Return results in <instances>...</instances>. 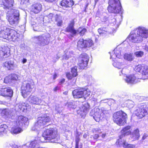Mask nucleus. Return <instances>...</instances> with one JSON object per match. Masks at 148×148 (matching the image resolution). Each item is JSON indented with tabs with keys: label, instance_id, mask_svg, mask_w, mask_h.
I'll list each match as a JSON object with an SVG mask.
<instances>
[{
	"label": "nucleus",
	"instance_id": "9b49d317",
	"mask_svg": "<svg viewBox=\"0 0 148 148\" xmlns=\"http://www.w3.org/2000/svg\"><path fill=\"white\" fill-rule=\"evenodd\" d=\"M146 79L143 77L140 78L138 76L137 74H132L127 75L125 79V81L128 84H132L139 82V79Z\"/></svg>",
	"mask_w": 148,
	"mask_h": 148
},
{
	"label": "nucleus",
	"instance_id": "2eb2a0df",
	"mask_svg": "<svg viewBox=\"0 0 148 148\" xmlns=\"http://www.w3.org/2000/svg\"><path fill=\"white\" fill-rule=\"evenodd\" d=\"M143 40L142 38H139L138 36H137L136 34H132L131 32L130 35L126 39V41L128 42L131 46L132 43H138Z\"/></svg>",
	"mask_w": 148,
	"mask_h": 148
},
{
	"label": "nucleus",
	"instance_id": "5701e85b",
	"mask_svg": "<svg viewBox=\"0 0 148 148\" xmlns=\"http://www.w3.org/2000/svg\"><path fill=\"white\" fill-rule=\"evenodd\" d=\"M28 119L26 117L23 116H20L18 117L16 121L14 122L16 124H18L19 125L23 126V125H27L28 123Z\"/></svg>",
	"mask_w": 148,
	"mask_h": 148
},
{
	"label": "nucleus",
	"instance_id": "cd10ccee",
	"mask_svg": "<svg viewBox=\"0 0 148 148\" xmlns=\"http://www.w3.org/2000/svg\"><path fill=\"white\" fill-rule=\"evenodd\" d=\"M71 73V74L69 72L67 73L66 74V77L69 80L72 79L73 77H76L77 75L76 66L72 68Z\"/></svg>",
	"mask_w": 148,
	"mask_h": 148
},
{
	"label": "nucleus",
	"instance_id": "7c9ffc66",
	"mask_svg": "<svg viewBox=\"0 0 148 148\" xmlns=\"http://www.w3.org/2000/svg\"><path fill=\"white\" fill-rule=\"evenodd\" d=\"M130 126H127L124 127L121 131V136H125L130 134L132 130Z\"/></svg>",
	"mask_w": 148,
	"mask_h": 148
},
{
	"label": "nucleus",
	"instance_id": "37998d69",
	"mask_svg": "<svg viewBox=\"0 0 148 148\" xmlns=\"http://www.w3.org/2000/svg\"><path fill=\"white\" fill-rule=\"evenodd\" d=\"M66 105L69 108L74 109L76 107L75 103L74 102L73 103L72 102H68L66 104Z\"/></svg>",
	"mask_w": 148,
	"mask_h": 148
},
{
	"label": "nucleus",
	"instance_id": "4468645a",
	"mask_svg": "<svg viewBox=\"0 0 148 148\" xmlns=\"http://www.w3.org/2000/svg\"><path fill=\"white\" fill-rule=\"evenodd\" d=\"M89 59L88 56L86 53H83L80 56L79 59L78 65L81 69H84L87 66Z\"/></svg>",
	"mask_w": 148,
	"mask_h": 148
},
{
	"label": "nucleus",
	"instance_id": "39448f33",
	"mask_svg": "<svg viewBox=\"0 0 148 148\" xmlns=\"http://www.w3.org/2000/svg\"><path fill=\"white\" fill-rule=\"evenodd\" d=\"M108 112V111L102 108L100 109L96 107L92 109L90 112V115L92 116L97 122H99L105 116V114Z\"/></svg>",
	"mask_w": 148,
	"mask_h": 148
},
{
	"label": "nucleus",
	"instance_id": "72a5a7b5",
	"mask_svg": "<svg viewBox=\"0 0 148 148\" xmlns=\"http://www.w3.org/2000/svg\"><path fill=\"white\" fill-rule=\"evenodd\" d=\"M131 137L134 140H137L140 137L139 131L138 129L134 130L130 133Z\"/></svg>",
	"mask_w": 148,
	"mask_h": 148
},
{
	"label": "nucleus",
	"instance_id": "6ab92c4d",
	"mask_svg": "<svg viewBox=\"0 0 148 148\" xmlns=\"http://www.w3.org/2000/svg\"><path fill=\"white\" fill-rule=\"evenodd\" d=\"M19 34L15 30L10 29L8 40L10 41H16L19 39Z\"/></svg>",
	"mask_w": 148,
	"mask_h": 148
},
{
	"label": "nucleus",
	"instance_id": "8fccbe9b",
	"mask_svg": "<svg viewBox=\"0 0 148 148\" xmlns=\"http://www.w3.org/2000/svg\"><path fill=\"white\" fill-rule=\"evenodd\" d=\"M127 105L128 108L130 109L132 108L134 105V103L133 101L129 100L127 103Z\"/></svg>",
	"mask_w": 148,
	"mask_h": 148
},
{
	"label": "nucleus",
	"instance_id": "473e14b6",
	"mask_svg": "<svg viewBox=\"0 0 148 148\" xmlns=\"http://www.w3.org/2000/svg\"><path fill=\"white\" fill-rule=\"evenodd\" d=\"M60 3L63 7H71L73 5L74 3L72 0H62Z\"/></svg>",
	"mask_w": 148,
	"mask_h": 148
},
{
	"label": "nucleus",
	"instance_id": "3c124183",
	"mask_svg": "<svg viewBox=\"0 0 148 148\" xmlns=\"http://www.w3.org/2000/svg\"><path fill=\"white\" fill-rule=\"evenodd\" d=\"M4 82L5 83H8L12 82L11 78L10 77V75L6 77L4 79Z\"/></svg>",
	"mask_w": 148,
	"mask_h": 148
},
{
	"label": "nucleus",
	"instance_id": "7ed1b4c3",
	"mask_svg": "<svg viewBox=\"0 0 148 148\" xmlns=\"http://www.w3.org/2000/svg\"><path fill=\"white\" fill-rule=\"evenodd\" d=\"M34 87V84L32 80L23 82L21 88L22 95L25 98L30 94Z\"/></svg>",
	"mask_w": 148,
	"mask_h": 148
},
{
	"label": "nucleus",
	"instance_id": "052dcab7",
	"mask_svg": "<svg viewBox=\"0 0 148 148\" xmlns=\"http://www.w3.org/2000/svg\"><path fill=\"white\" fill-rule=\"evenodd\" d=\"M143 49L146 51H148V46L146 45L143 46Z\"/></svg>",
	"mask_w": 148,
	"mask_h": 148
},
{
	"label": "nucleus",
	"instance_id": "774afa93",
	"mask_svg": "<svg viewBox=\"0 0 148 148\" xmlns=\"http://www.w3.org/2000/svg\"><path fill=\"white\" fill-rule=\"evenodd\" d=\"M57 77V75L56 74H54L53 76V79H55Z\"/></svg>",
	"mask_w": 148,
	"mask_h": 148
},
{
	"label": "nucleus",
	"instance_id": "338daca9",
	"mask_svg": "<svg viewBox=\"0 0 148 148\" xmlns=\"http://www.w3.org/2000/svg\"><path fill=\"white\" fill-rule=\"evenodd\" d=\"M88 135V133H85L83 135V137L84 138H86Z\"/></svg>",
	"mask_w": 148,
	"mask_h": 148
},
{
	"label": "nucleus",
	"instance_id": "6e6d98bb",
	"mask_svg": "<svg viewBox=\"0 0 148 148\" xmlns=\"http://www.w3.org/2000/svg\"><path fill=\"white\" fill-rule=\"evenodd\" d=\"M55 111H56V113H60L62 111L61 108L59 107L58 105L56 106L55 109Z\"/></svg>",
	"mask_w": 148,
	"mask_h": 148
},
{
	"label": "nucleus",
	"instance_id": "c03bdc74",
	"mask_svg": "<svg viewBox=\"0 0 148 148\" xmlns=\"http://www.w3.org/2000/svg\"><path fill=\"white\" fill-rule=\"evenodd\" d=\"M80 134L78 132L77 133V135H76L75 137V148H78V145L79 142L80 140Z\"/></svg>",
	"mask_w": 148,
	"mask_h": 148
},
{
	"label": "nucleus",
	"instance_id": "4be33fe9",
	"mask_svg": "<svg viewBox=\"0 0 148 148\" xmlns=\"http://www.w3.org/2000/svg\"><path fill=\"white\" fill-rule=\"evenodd\" d=\"M27 101L30 103L34 104L40 105L41 104V100L37 97L33 95H31L28 98Z\"/></svg>",
	"mask_w": 148,
	"mask_h": 148
},
{
	"label": "nucleus",
	"instance_id": "423d86ee",
	"mask_svg": "<svg viewBox=\"0 0 148 148\" xmlns=\"http://www.w3.org/2000/svg\"><path fill=\"white\" fill-rule=\"evenodd\" d=\"M50 34L45 33L42 35L34 36V39L36 44L41 47L48 45L50 41Z\"/></svg>",
	"mask_w": 148,
	"mask_h": 148
},
{
	"label": "nucleus",
	"instance_id": "79ce46f5",
	"mask_svg": "<svg viewBox=\"0 0 148 148\" xmlns=\"http://www.w3.org/2000/svg\"><path fill=\"white\" fill-rule=\"evenodd\" d=\"M98 31L100 35L103 36V34L107 33V29L105 27H101L99 28L98 29Z\"/></svg>",
	"mask_w": 148,
	"mask_h": 148
},
{
	"label": "nucleus",
	"instance_id": "c85d7f7f",
	"mask_svg": "<svg viewBox=\"0 0 148 148\" xmlns=\"http://www.w3.org/2000/svg\"><path fill=\"white\" fill-rule=\"evenodd\" d=\"M9 53V49L8 47L2 48L0 49V60L7 57Z\"/></svg>",
	"mask_w": 148,
	"mask_h": 148
},
{
	"label": "nucleus",
	"instance_id": "f03ea898",
	"mask_svg": "<svg viewBox=\"0 0 148 148\" xmlns=\"http://www.w3.org/2000/svg\"><path fill=\"white\" fill-rule=\"evenodd\" d=\"M43 136L48 140H53L51 141L54 143H58L60 140L57 130L56 129L51 128L46 130L43 133Z\"/></svg>",
	"mask_w": 148,
	"mask_h": 148
},
{
	"label": "nucleus",
	"instance_id": "412c9836",
	"mask_svg": "<svg viewBox=\"0 0 148 148\" xmlns=\"http://www.w3.org/2000/svg\"><path fill=\"white\" fill-rule=\"evenodd\" d=\"M3 66L10 70H13L17 67L14 60H8L3 63Z\"/></svg>",
	"mask_w": 148,
	"mask_h": 148
},
{
	"label": "nucleus",
	"instance_id": "20e7f679",
	"mask_svg": "<svg viewBox=\"0 0 148 148\" xmlns=\"http://www.w3.org/2000/svg\"><path fill=\"white\" fill-rule=\"evenodd\" d=\"M19 12L18 10L12 9L7 14V18L10 24L15 26L18 23L20 19Z\"/></svg>",
	"mask_w": 148,
	"mask_h": 148
},
{
	"label": "nucleus",
	"instance_id": "a878e982",
	"mask_svg": "<svg viewBox=\"0 0 148 148\" xmlns=\"http://www.w3.org/2000/svg\"><path fill=\"white\" fill-rule=\"evenodd\" d=\"M113 65L114 67L118 69H122L127 65L125 61L123 60L121 61L119 59L114 61L113 63Z\"/></svg>",
	"mask_w": 148,
	"mask_h": 148
},
{
	"label": "nucleus",
	"instance_id": "6e6552de",
	"mask_svg": "<svg viewBox=\"0 0 148 148\" xmlns=\"http://www.w3.org/2000/svg\"><path fill=\"white\" fill-rule=\"evenodd\" d=\"M72 93L75 98H79L84 97L86 99L90 95L91 92L88 89L80 88L73 91Z\"/></svg>",
	"mask_w": 148,
	"mask_h": 148
},
{
	"label": "nucleus",
	"instance_id": "0eeeda50",
	"mask_svg": "<svg viewBox=\"0 0 148 148\" xmlns=\"http://www.w3.org/2000/svg\"><path fill=\"white\" fill-rule=\"evenodd\" d=\"M108 9L109 12L119 13L121 11V6L119 0H109Z\"/></svg>",
	"mask_w": 148,
	"mask_h": 148
},
{
	"label": "nucleus",
	"instance_id": "f704fd0d",
	"mask_svg": "<svg viewBox=\"0 0 148 148\" xmlns=\"http://www.w3.org/2000/svg\"><path fill=\"white\" fill-rule=\"evenodd\" d=\"M128 65H126L122 69V70L119 73V75L120 76H126L130 72V70L128 69Z\"/></svg>",
	"mask_w": 148,
	"mask_h": 148
},
{
	"label": "nucleus",
	"instance_id": "c756f323",
	"mask_svg": "<svg viewBox=\"0 0 148 148\" xmlns=\"http://www.w3.org/2000/svg\"><path fill=\"white\" fill-rule=\"evenodd\" d=\"M42 5L39 3L34 4L31 7V11L35 13H38L41 10Z\"/></svg>",
	"mask_w": 148,
	"mask_h": 148
},
{
	"label": "nucleus",
	"instance_id": "a18cd8bd",
	"mask_svg": "<svg viewBox=\"0 0 148 148\" xmlns=\"http://www.w3.org/2000/svg\"><path fill=\"white\" fill-rule=\"evenodd\" d=\"M36 140H37L38 142V143L40 142L41 143H45L46 142L45 140H47L46 138H45L43 136V134H42V136L40 137H38L37 138H36Z\"/></svg>",
	"mask_w": 148,
	"mask_h": 148
},
{
	"label": "nucleus",
	"instance_id": "09e8293b",
	"mask_svg": "<svg viewBox=\"0 0 148 148\" xmlns=\"http://www.w3.org/2000/svg\"><path fill=\"white\" fill-rule=\"evenodd\" d=\"M10 75L12 82L13 81L17 80L18 78L17 75L15 74H12Z\"/></svg>",
	"mask_w": 148,
	"mask_h": 148
},
{
	"label": "nucleus",
	"instance_id": "4c0bfd02",
	"mask_svg": "<svg viewBox=\"0 0 148 148\" xmlns=\"http://www.w3.org/2000/svg\"><path fill=\"white\" fill-rule=\"evenodd\" d=\"M7 128L8 126L5 124L2 125L0 126V136L6 134Z\"/></svg>",
	"mask_w": 148,
	"mask_h": 148
},
{
	"label": "nucleus",
	"instance_id": "dca6fc26",
	"mask_svg": "<svg viewBox=\"0 0 148 148\" xmlns=\"http://www.w3.org/2000/svg\"><path fill=\"white\" fill-rule=\"evenodd\" d=\"M93 44V41L91 39L88 40H84L83 38H81L77 42V47L79 49L83 48L86 47L92 46Z\"/></svg>",
	"mask_w": 148,
	"mask_h": 148
},
{
	"label": "nucleus",
	"instance_id": "e2e57ef3",
	"mask_svg": "<svg viewBox=\"0 0 148 148\" xmlns=\"http://www.w3.org/2000/svg\"><path fill=\"white\" fill-rule=\"evenodd\" d=\"M148 136V135L145 134L143 135V137H142V140H145Z\"/></svg>",
	"mask_w": 148,
	"mask_h": 148
},
{
	"label": "nucleus",
	"instance_id": "a211bd4d",
	"mask_svg": "<svg viewBox=\"0 0 148 148\" xmlns=\"http://www.w3.org/2000/svg\"><path fill=\"white\" fill-rule=\"evenodd\" d=\"M134 70L136 72L140 73L143 75H148L147 66L139 64L135 67Z\"/></svg>",
	"mask_w": 148,
	"mask_h": 148
},
{
	"label": "nucleus",
	"instance_id": "0e129e2a",
	"mask_svg": "<svg viewBox=\"0 0 148 148\" xmlns=\"http://www.w3.org/2000/svg\"><path fill=\"white\" fill-rule=\"evenodd\" d=\"M65 82V79H61L60 82H59V84H62V83H64Z\"/></svg>",
	"mask_w": 148,
	"mask_h": 148
},
{
	"label": "nucleus",
	"instance_id": "aec40b11",
	"mask_svg": "<svg viewBox=\"0 0 148 148\" xmlns=\"http://www.w3.org/2000/svg\"><path fill=\"white\" fill-rule=\"evenodd\" d=\"M13 95V91L11 88L6 87L2 88L0 90V95L4 97H11Z\"/></svg>",
	"mask_w": 148,
	"mask_h": 148
},
{
	"label": "nucleus",
	"instance_id": "49530a36",
	"mask_svg": "<svg viewBox=\"0 0 148 148\" xmlns=\"http://www.w3.org/2000/svg\"><path fill=\"white\" fill-rule=\"evenodd\" d=\"M135 55L137 57H142L144 55V52L141 51H138L135 52L134 53Z\"/></svg>",
	"mask_w": 148,
	"mask_h": 148
},
{
	"label": "nucleus",
	"instance_id": "ddd939ff",
	"mask_svg": "<svg viewBox=\"0 0 148 148\" xmlns=\"http://www.w3.org/2000/svg\"><path fill=\"white\" fill-rule=\"evenodd\" d=\"M144 106H141L136 108L134 112L136 115L140 118H142L147 114L148 109Z\"/></svg>",
	"mask_w": 148,
	"mask_h": 148
},
{
	"label": "nucleus",
	"instance_id": "b1692460",
	"mask_svg": "<svg viewBox=\"0 0 148 148\" xmlns=\"http://www.w3.org/2000/svg\"><path fill=\"white\" fill-rule=\"evenodd\" d=\"M20 125L18 124H16L14 122L13 126L11 127L10 132L12 134H17L22 132L23 130L21 127Z\"/></svg>",
	"mask_w": 148,
	"mask_h": 148
},
{
	"label": "nucleus",
	"instance_id": "e433bc0d",
	"mask_svg": "<svg viewBox=\"0 0 148 148\" xmlns=\"http://www.w3.org/2000/svg\"><path fill=\"white\" fill-rule=\"evenodd\" d=\"M123 58L125 60L129 61H132L134 58L132 53H125L123 55Z\"/></svg>",
	"mask_w": 148,
	"mask_h": 148
},
{
	"label": "nucleus",
	"instance_id": "864d4df0",
	"mask_svg": "<svg viewBox=\"0 0 148 148\" xmlns=\"http://www.w3.org/2000/svg\"><path fill=\"white\" fill-rule=\"evenodd\" d=\"M73 55V52L72 51L70 52L68 55L66 54V55L64 56L63 58L66 60L68 59L69 58L72 57Z\"/></svg>",
	"mask_w": 148,
	"mask_h": 148
},
{
	"label": "nucleus",
	"instance_id": "c9c22d12",
	"mask_svg": "<svg viewBox=\"0 0 148 148\" xmlns=\"http://www.w3.org/2000/svg\"><path fill=\"white\" fill-rule=\"evenodd\" d=\"M123 137V136H122L121 135L120 136L119 138L117 140L116 142V144L119 146H123L124 147L126 142L122 138Z\"/></svg>",
	"mask_w": 148,
	"mask_h": 148
},
{
	"label": "nucleus",
	"instance_id": "58836bf2",
	"mask_svg": "<svg viewBox=\"0 0 148 148\" xmlns=\"http://www.w3.org/2000/svg\"><path fill=\"white\" fill-rule=\"evenodd\" d=\"M14 2V0H4L3 4L6 8H9L13 6Z\"/></svg>",
	"mask_w": 148,
	"mask_h": 148
},
{
	"label": "nucleus",
	"instance_id": "2f4dec72",
	"mask_svg": "<svg viewBox=\"0 0 148 148\" xmlns=\"http://www.w3.org/2000/svg\"><path fill=\"white\" fill-rule=\"evenodd\" d=\"M10 28L5 27L4 30L0 32V37L8 40Z\"/></svg>",
	"mask_w": 148,
	"mask_h": 148
},
{
	"label": "nucleus",
	"instance_id": "f8f14e48",
	"mask_svg": "<svg viewBox=\"0 0 148 148\" xmlns=\"http://www.w3.org/2000/svg\"><path fill=\"white\" fill-rule=\"evenodd\" d=\"M90 108L89 103H85L82 105L80 110L77 111V113L80 115L82 118H84L88 112Z\"/></svg>",
	"mask_w": 148,
	"mask_h": 148
},
{
	"label": "nucleus",
	"instance_id": "4d7b16f0",
	"mask_svg": "<svg viewBox=\"0 0 148 148\" xmlns=\"http://www.w3.org/2000/svg\"><path fill=\"white\" fill-rule=\"evenodd\" d=\"M78 31L79 32V33L81 35H83L86 32V30L85 28H79L78 29Z\"/></svg>",
	"mask_w": 148,
	"mask_h": 148
},
{
	"label": "nucleus",
	"instance_id": "393cba45",
	"mask_svg": "<svg viewBox=\"0 0 148 148\" xmlns=\"http://www.w3.org/2000/svg\"><path fill=\"white\" fill-rule=\"evenodd\" d=\"M29 109V105L24 103H20L15 106V109L16 111H22V112Z\"/></svg>",
	"mask_w": 148,
	"mask_h": 148
},
{
	"label": "nucleus",
	"instance_id": "603ef678",
	"mask_svg": "<svg viewBox=\"0 0 148 148\" xmlns=\"http://www.w3.org/2000/svg\"><path fill=\"white\" fill-rule=\"evenodd\" d=\"M124 148H135V145H134L128 144L126 143Z\"/></svg>",
	"mask_w": 148,
	"mask_h": 148
},
{
	"label": "nucleus",
	"instance_id": "69168bd1",
	"mask_svg": "<svg viewBox=\"0 0 148 148\" xmlns=\"http://www.w3.org/2000/svg\"><path fill=\"white\" fill-rule=\"evenodd\" d=\"M27 60L25 58H23V59L22 60V62L23 63V64H24V63H25L27 62Z\"/></svg>",
	"mask_w": 148,
	"mask_h": 148
},
{
	"label": "nucleus",
	"instance_id": "1a4fd4ad",
	"mask_svg": "<svg viewBox=\"0 0 148 148\" xmlns=\"http://www.w3.org/2000/svg\"><path fill=\"white\" fill-rule=\"evenodd\" d=\"M38 121L36 122L34 127L32 128V130H35L38 128L41 127L45 125L47 123L49 122L50 121V118L47 115L39 117L38 119Z\"/></svg>",
	"mask_w": 148,
	"mask_h": 148
},
{
	"label": "nucleus",
	"instance_id": "a19ab883",
	"mask_svg": "<svg viewBox=\"0 0 148 148\" xmlns=\"http://www.w3.org/2000/svg\"><path fill=\"white\" fill-rule=\"evenodd\" d=\"M12 112L9 109H0V114L2 116L5 115H8L10 114Z\"/></svg>",
	"mask_w": 148,
	"mask_h": 148
},
{
	"label": "nucleus",
	"instance_id": "13d9d810",
	"mask_svg": "<svg viewBox=\"0 0 148 148\" xmlns=\"http://www.w3.org/2000/svg\"><path fill=\"white\" fill-rule=\"evenodd\" d=\"M12 148H28V147L26 145H24L21 146H18L16 145H14L12 147Z\"/></svg>",
	"mask_w": 148,
	"mask_h": 148
},
{
	"label": "nucleus",
	"instance_id": "9d476101",
	"mask_svg": "<svg viewBox=\"0 0 148 148\" xmlns=\"http://www.w3.org/2000/svg\"><path fill=\"white\" fill-rule=\"evenodd\" d=\"M121 45L117 47L114 50L112 51V54L110 52L109 53L110 55V58L115 59L116 57L120 59L122 58L123 53L125 51V48L121 47Z\"/></svg>",
	"mask_w": 148,
	"mask_h": 148
},
{
	"label": "nucleus",
	"instance_id": "f3484780",
	"mask_svg": "<svg viewBox=\"0 0 148 148\" xmlns=\"http://www.w3.org/2000/svg\"><path fill=\"white\" fill-rule=\"evenodd\" d=\"M136 30L137 34L139 38H146L148 37V29L147 28L143 27H139Z\"/></svg>",
	"mask_w": 148,
	"mask_h": 148
},
{
	"label": "nucleus",
	"instance_id": "de8ad7c7",
	"mask_svg": "<svg viewBox=\"0 0 148 148\" xmlns=\"http://www.w3.org/2000/svg\"><path fill=\"white\" fill-rule=\"evenodd\" d=\"M96 134L93 137V138L94 140H96L99 137V134H100L102 133L101 130L100 129H97L96 130Z\"/></svg>",
	"mask_w": 148,
	"mask_h": 148
},
{
	"label": "nucleus",
	"instance_id": "bb28decb",
	"mask_svg": "<svg viewBox=\"0 0 148 148\" xmlns=\"http://www.w3.org/2000/svg\"><path fill=\"white\" fill-rule=\"evenodd\" d=\"M74 23L73 20L71 21L69 26L66 28V30L67 32H70L71 34V36L73 37L76 35L77 32L73 27Z\"/></svg>",
	"mask_w": 148,
	"mask_h": 148
},
{
	"label": "nucleus",
	"instance_id": "f257e3e1",
	"mask_svg": "<svg viewBox=\"0 0 148 148\" xmlns=\"http://www.w3.org/2000/svg\"><path fill=\"white\" fill-rule=\"evenodd\" d=\"M113 120L114 122L119 126H123L126 123L127 116L122 110L118 111L114 113Z\"/></svg>",
	"mask_w": 148,
	"mask_h": 148
},
{
	"label": "nucleus",
	"instance_id": "5fc2aeb1",
	"mask_svg": "<svg viewBox=\"0 0 148 148\" xmlns=\"http://www.w3.org/2000/svg\"><path fill=\"white\" fill-rule=\"evenodd\" d=\"M56 21L58 22L57 25L58 26H61L62 24V21L59 20L60 19V16L58 17L57 16H56Z\"/></svg>",
	"mask_w": 148,
	"mask_h": 148
},
{
	"label": "nucleus",
	"instance_id": "680f3d73",
	"mask_svg": "<svg viewBox=\"0 0 148 148\" xmlns=\"http://www.w3.org/2000/svg\"><path fill=\"white\" fill-rule=\"evenodd\" d=\"M47 17L49 18V19H51L53 17V14L52 13H50L48 15Z\"/></svg>",
	"mask_w": 148,
	"mask_h": 148
},
{
	"label": "nucleus",
	"instance_id": "ea45409f",
	"mask_svg": "<svg viewBox=\"0 0 148 148\" xmlns=\"http://www.w3.org/2000/svg\"><path fill=\"white\" fill-rule=\"evenodd\" d=\"M30 147L31 148H41L39 145V143L38 142L37 140L35 139L34 140L31 141L29 145Z\"/></svg>",
	"mask_w": 148,
	"mask_h": 148
},
{
	"label": "nucleus",
	"instance_id": "bf43d9fd",
	"mask_svg": "<svg viewBox=\"0 0 148 148\" xmlns=\"http://www.w3.org/2000/svg\"><path fill=\"white\" fill-rule=\"evenodd\" d=\"M113 21V24H116V23H118L120 22V20L118 21L116 18H113L112 19Z\"/></svg>",
	"mask_w": 148,
	"mask_h": 148
}]
</instances>
